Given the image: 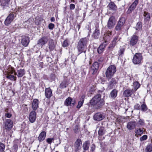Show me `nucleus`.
<instances>
[{
	"mask_svg": "<svg viewBox=\"0 0 152 152\" xmlns=\"http://www.w3.org/2000/svg\"><path fill=\"white\" fill-rule=\"evenodd\" d=\"M101 95L99 94L94 96L90 101V104L97 109L101 108L104 104V100L101 99Z\"/></svg>",
	"mask_w": 152,
	"mask_h": 152,
	"instance_id": "nucleus-1",
	"label": "nucleus"
},
{
	"mask_svg": "<svg viewBox=\"0 0 152 152\" xmlns=\"http://www.w3.org/2000/svg\"><path fill=\"white\" fill-rule=\"evenodd\" d=\"M116 72V68L115 66L111 65L107 68L106 72V77L107 79H110L113 76Z\"/></svg>",
	"mask_w": 152,
	"mask_h": 152,
	"instance_id": "nucleus-2",
	"label": "nucleus"
},
{
	"mask_svg": "<svg viewBox=\"0 0 152 152\" xmlns=\"http://www.w3.org/2000/svg\"><path fill=\"white\" fill-rule=\"evenodd\" d=\"M88 41L87 39L86 38H83L80 39L77 47L78 50L80 53L84 51Z\"/></svg>",
	"mask_w": 152,
	"mask_h": 152,
	"instance_id": "nucleus-3",
	"label": "nucleus"
},
{
	"mask_svg": "<svg viewBox=\"0 0 152 152\" xmlns=\"http://www.w3.org/2000/svg\"><path fill=\"white\" fill-rule=\"evenodd\" d=\"M142 58L141 53H136L133 56L132 59L133 62L135 64H140L142 61Z\"/></svg>",
	"mask_w": 152,
	"mask_h": 152,
	"instance_id": "nucleus-4",
	"label": "nucleus"
},
{
	"mask_svg": "<svg viewBox=\"0 0 152 152\" xmlns=\"http://www.w3.org/2000/svg\"><path fill=\"white\" fill-rule=\"evenodd\" d=\"M115 23V20L114 17L111 16L109 18L107 22V27L110 29L113 28Z\"/></svg>",
	"mask_w": 152,
	"mask_h": 152,
	"instance_id": "nucleus-5",
	"label": "nucleus"
},
{
	"mask_svg": "<svg viewBox=\"0 0 152 152\" xmlns=\"http://www.w3.org/2000/svg\"><path fill=\"white\" fill-rule=\"evenodd\" d=\"M99 67V63L97 62H95L91 67L90 70V72L93 75L95 74L97 72Z\"/></svg>",
	"mask_w": 152,
	"mask_h": 152,
	"instance_id": "nucleus-6",
	"label": "nucleus"
},
{
	"mask_svg": "<svg viewBox=\"0 0 152 152\" xmlns=\"http://www.w3.org/2000/svg\"><path fill=\"white\" fill-rule=\"evenodd\" d=\"M112 35L111 32L108 31L105 33L103 36V39L104 42H103L104 44H107V45L109 43Z\"/></svg>",
	"mask_w": 152,
	"mask_h": 152,
	"instance_id": "nucleus-7",
	"label": "nucleus"
},
{
	"mask_svg": "<svg viewBox=\"0 0 152 152\" xmlns=\"http://www.w3.org/2000/svg\"><path fill=\"white\" fill-rule=\"evenodd\" d=\"M15 17L13 13H10L7 18L4 21V23L6 26H8L13 21Z\"/></svg>",
	"mask_w": 152,
	"mask_h": 152,
	"instance_id": "nucleus-8",
	"label": "nucleus"
},
{
	"mask_svg": "<svg viewBox=\"0 0 152 152\" xmlns=\"http://www.w3.org/2000/svg\"><path fill=\"white\" fill-rule=\"evenodd\" d=\"M125 22V19L124 17L121 18L118 22V23L115 27V29L116 30H121V28L124 26Z\"/></svg>",
	"mask_w": 152,
	"mask_h": 152,
	"instance_id": "nucleus-9",
	"label": "nucleus"
},
{
	"mask_svg": "<svg viewBox=\"0 0 152 152\" xmlns=\"http://www.w3.org/2000/svg\"><path fill=\"white\" fill-rule=\"evenodd\" d=\"M48 40V37L44 36L38 41L37 44L41 45L42 47L47 43Z\"/></svg>",
	"mask_w": 152,
	"mask_h": 152,
	"instance_id": "nucleus-10",
	"label": "nucleus"
},
{
	"mask_svg": "<svg viewBox=\"0 0 152 152\" xmlns=\"http://www.w3.org/2000/svg\"><path fill=\"white\" fill-rule=\"evenodd\" d=\"M29 121L31 123L35 122L36 118V114L35 111H32L29 113L28 115Z\"/></svg>",
	"mask_w": 152,
	"mask_h": 152,
	"instance_id": "nucleus-11",
	"label": "nucleus"
},
{
	"mask_svg": "<svg viewBox=\"0 0 152 152\" xmlns=\"http://www.w3.org/2000/svg\"><path fill=\"white\" fill-rule=\"evenodd\" d=\"M106 131L104 127H102L100 128L98 132V134L99 135L98 138L100 140H102L104 139V137H102L105 133Z\"/></svg>",
	"mask_w": 152,
	"mask_h": 152,
	"instance_id": "nucleus-12",
	"label": "nucleus"
},
{
	"mask_svg": "<svg viewBox=\"0 0 152 152\" xmlns=\"http://www.w3.org/2000/svg\"><path fill=\"white\" fill-rule=\"evenodd\" d=\"M75 103V100L72 99L71 97H69L65 100L64 102V105L66 106H71V104H72L74 105Z\"/></svg>",
	"mask_w": 152,
	"mask_h": 152,
	"instance_id": "nucleus-13",
	"label": "nucleus"
},
{
	"mask_svg": "<svg viewBox=\"0 0 152 152\" xmlns=\"http://www.w3.org/2000/svg\"><path fill=\"white\" fill-rule=\"evenodd\" d=\"M56 42L53 39L50 40L48 43V45L50 51H52L55 49Z\"/></svg>",
	"mask_w": 152,
	"mask_h": 152,
	"instance_id": "nucleus-14",
	"label": "nucleus"
},
{
	"mask_svg": "<svg viewBox=\"0 0 152 152\" xmlns=\"http://www.w3.org/2000/svg\"><path fill=\"white\" fill-rule=\"evenodd\" d=\"M138 40V37L135 35L132 37L129 41V44L131 46H134L137 43Z\"/></svg>",
	"mask_w": 152,
	"mask_h": 152,
	"instance_id": "nucleus-15",
	"label": "nucleus"
},
{
	"mask_svg": "<svg viewBox=\"0 0 152 152\" xmlns=\"http://www.w3.org/2000/svg\"><path fill=\"white\" fill-rule=\"evenodd\" d=\"M13 122L10 119H7L5 123V129L8 130H10L12 127Z\"/></svg>",
	"mask_w": 152,
	"mask_h": 152,
	"instance_id": "nucleus-16",
	"label": "nucleus"
},
{
	"mask_svg": "<svg viewBox=\"0 0 152 152\" xmlns=\"http://www.w3.org/2000/svg\"><path fill=\"white\" fill-rule=\"evenodd\" d=\"M138 0H135L133 3L129 7L127 11V13L128 14L130 13L135 8L137 4H138Z\"/></svg>",
	"mask_w": 152,
	"mask_h": 152,
	"instance_id": "nucleus-17",
	"label": "nucleus"
},
{
	"mask_svg": "<svg viewBox=\"0 0 152 152\" xmlns=\"http://www.w3.org/2000/svg\"><path fill=\"white\" fill-rule=\"evenodd\" d=\"M104 118V116L100 113H96L93 116L94 120L99 121L102 120Z\"/></svg>",
	"mask_w": 152,
	"mask_h": 152,
	"instance_id": "nucleus-18",
	"label": "nucleus"
},
{
	"mask_svg": "<svg viewBox=\"0 0 152 152\" xmlns=\"http://www.w3.org/2000/svg\"><path fill=\"white\" fill-rule=\"evenodd\" d=\"M137 125L136 122L135 121H130L127 124V128L129 130L134 129Z\"/></svg>",
	"mask_w": 152,
	"mask_h": 152,
	"instance_id": "nucleus-19",
	"label": "nucleus"
},
{
	"mask_svg": "<svg viewBox=\"0 0 152 152\" xmlns=\"http://www.w3.org/2000/svg\"><path fill=\"white\" fill-rule=\"evenodd\" d=\"M82 145V142L80 139H78L76 140L75 144V150L77 151L80 149L81 148V145Z\"/></svg>",
	"mask_w": 152,
	"mask_h": 152,
	"instance_id": "nucleus-20",
	"label": "nucleus"
},
{
	"mask_svg": "<svg viewBox=\"0 0 152 152\" xmlns=\"http://www.w3.org/2000/svg\"><path fill=\"white\" fill-rule=\"evenodd\" d=\"M109 82L108 85V88L110 89L113 88L115 85L116 83V80L115 78H112V79H108Z\"/></svg>",
	"mask_w": 152,
	"mask_h": 152,
	"instance_id": "nucleus-21",
	"label": "nucleus"
},
{
	"mask_svg": "<svg viewBox=\"0 0 152 152\" xmlns=\"http://www.w3.org/2000/svg\"><path fill=\"white\" fill-rule=\"evenodd\" d=\"M29 38L28 36H23L22 37L21 40L22 45L25 46H27L29 43Z\"/></svg>",
	"mask_w": 152,
	"mask_h": 152,
	"instance_id": "nucleus-22",
	"label": "nucleus"
},
{
	"mask_svg": "<svg viewBox=\"0 0 152 152\" xmlns=\"http://www.w3.org/2000/svg\"><path fill=\"white\" fill-rule=\"evenodd\" d=\"M45 95L46 98L49 99L52 96V91L50 88H46L45 90Z\"/></svg>",
	"mask_w": 152,
	"mask_h": 152,
	"instance_id": "nucleus-23",
	"label": "nucleus"
},
{
	"mask_svg": "<svg viewBox=\"0 0 152 152\" xmlns=\"http://www.w3.org/2000/svg\"><path fill=\"white\" fill-rule=\"evenodd\" d=\"M117 37H115L112 41L111 43L110 44L108 47L109 49L111 50H113V49L114 48L115 46L116 45L117 42Z\"/></svg>",
	"mask_w": 152,
	"mask_h": 152,
	"instance_id": "nucleus-24",
	"label": "nucleus"
},
{
	"mask_svg": "<svg viewBox=\"0 0 152 152\" xmlns=\"http://www.w3.org/2000/svg\"><path fill=\"white\" fill-rule=\"evenodd\" d=\"M39 101L37 99H33L32 103V108L33 110V111L36 110L38 107Z\"/></svg>",
	"mask_w": 152,
	"mask_h": 152,
	"instance_id": "nucleus-25",
	"label": "nucleus"
},
{
	"mask_svg": "<svg viewBox=\"0 0 152 152\" xmlns=\"http://www.w3.org/2000/svg\"><path fill=\"white\" fill-rule=\"evenodd\" d=\"M134 92L133 89H128L125 90L123 93V95L126 97L130 96Z\"/></svg>",
	"mask_w": 152,
	"mask_h": 152,
	"instance_id": "nucleus-26",
	"label": "nucleus"
},
{
	"mask_svg": "<svg viewBox=\"0 0 152 152\" xmlns=\"http://www.w3.org/2000/svg\"><path fill=\"white\" fill-rule=\"evenodd\" d=\"M107 44L102 43L98 48L97 51L99 54L102 53L104 50Z\"/></svg>",
	"mask_w": 152,
	"mask_h": 152,
	"instance_id": "nucleus-27",
	"label": "nucleus"
},
{
	"mask_svg": "<svg viewBox=\"0 0 152 152\" xmlns=\"http://www.w3.org/2000/svg\"><path fill=\"white\" fill-rule=\"evenodd\" d=\"M25 71L24 69L18 70L17 72H14V75L18 77H21L25 74Z\"/></svg>",
	"mask_w": 152,
	"mask_h": 152,
	"instance_id": "nucleus-28",
	"label": "nucleus"
},
{
	"mask_svg": "<svg viewBox=\"0 0 152 152\" xmlns=\"http://www.w3.org/2000/svg\"><path fill=\"white\" fill-rule=\"evenodd\" d=\"M46 136V133L45 131L42 132L39 134L38 137V140L39 142H41L43 140Z\"/></svg>",
	"mask_w": 152,
	"mask_h": 152,
	"instance_id": "nucleus-29",
	"label": "nucleus"
},
{
	"mask_svg": "<svg viewBox=\"0 0 152 152\" xmlns=\"http://www.w3.org/2000/svg\"><path fill=\"white\" fill-rule=\"evenodd\" d=\"M125 51L124 47H120L119 50L118 51V55L120 57H122L123 56Z\"/></svg>",
	"mask_w": 152,
	"mask_h": 152,
	"instance_id": "nucleus-30",
	"label": "nucleus"
},
{
	"mask_svg": "<svg viewBox=\"0 0 152 152\" xmlns=\"http://www.w3.org/2000/svg\"><path fill=\"white\" fill-rule=\"evenodd\" d=\"M10 0H0V5L2 6H8Z\"/></svg>",
	"mask_w": 152,
	"mask_h": 152,
	"instance_id": "nucleus-31",
	"label": "nucleus"
},
{
	"mask_svg": "<svg viewBox=\"0 0 152 152\" xmlns=\"http://www.w3.org/2000/svg\"><path fill=\"white\" fill-rule=\"evenodd\" d=\"M144 18L145 21H149L150 19V14L146 12H144Z\"/></svg>",
	"mask_w": 152,
	"mask_h": 152,
	"instance_id": "nucleus-32",
	"label": "nucleus"
},
{
	"mask_svg": "<svg viewBox=\"0 0 152 152\" xmlns=\"http://www.w3.org/2000/svg\"><path fill=\"white\" fill-rule=\"evenodd\" d=\"M100 35V31L98 29H96L94 32L93 33V36L96 39H98Z\"/></svg>",
	"mask_w": 152,
	"mask_h": 152,
	"instance_id": "nucleus-33",
	"label": "nucleus"
},
{
	"mask_svg": "<svg viewBox=\"0 0 152 152\" xmlns=\"http://www.w3.org/2000/svg\"><path fill=\"white\" fill-rule=\"evenodd\" d=\"M118 91L115 89H114L110 92V95L112 98H115L117 96Z\"/></svg>",
	"mask_w": 152,
	"mask_h": 152,
	"instance_id": "nucleus-34",
	"label": "nucleus"
},
{
	"mask_svg": "<svg viewBox=\"0 0 152 152\" xmlns=\"http://www.w3.org/2000/svg\"><path fill=\"white\" fill-rule=\"evenodd\" d=\"M109 8L113 10H116L117 8L116 6L113 2H110L109 4Z\"/></svg>",
	"mask_w": 152,
	"mask_h": 152,
	"instance_id": "nucleus-35",
	"label": "nucleus"
},
{
	"mask_svg": "<svg viewBox=\"0 0 152 152\" xmlns=\"http://www.w3.org/2000/svg\"><path fill=\"white\" fill-rule=\"evenodd\" d=\"M89 142L88 141H86L83 144V150L85 151L87 150L89 147Z\"/></svg>",
	"mask_w": 152,
	"mask_h": 152,
	"instance_id": "nucleus-36",
	"label": "nucleus"
},
{
	"mask_svg": "<svg viewBox=\"0 0 152 152\" xmlns=\"http://www.w3.org/2000/svg\"><path fill=\"white\" fill-rule=\"evenodd\" d=\"M143 128L142 129H141V128H139L136 129L135 130V133L136 134L135 135H141L143 133Z\"/></svg>",
	"mask_w": 152,
	"mask_h": 152,
	"instance_id": "nucleus-37",
	"label": "nucleus"
},
{
	"mask_svg": "<svg viewBox=\"0 0 152 152\" xmlns=\"http://www.w3.org/2000/svg\"><path fill=\"white\" fill-rule=\"evenodd\" d=\"M68 85L67 82L66 80L63 81L60 84V86L61 88H65Z\"/></svg>",
	"mask_w": 152,
	"mask_h": 152,
	"instance_id": "nucleus-38",
	"label": "nucleus"
},
{
	"mask_svg": "<svg viewBox=\"0 0 152 152\" xmlns=\"http://www.w3.org/2000/svg\"><path fill=\"white\" fill-rule=\"evenodd\" d=\"M134 89H133L134 91V92L139 88L140 87V84L139 83L137 82H135L133 83Z\"/></svg>",
	"mask_w": 152,
	"mask_h": 152,
	"instance_id": "nucleus-39",
	"label": "nucleus"
},
{
	"mask_svg": "<svg viewBox=\"0 0 152 152\" xmlns=\"http://www.w3.org/2000/svg\"><path fill=\"white\" fill-rule=\"evenodd\" d=\"M140 109L143 112H145L147 110L148 108L145 103H143L141 105Z\"/></svg>",
	"mask_w": 152,
	"mask_h": 152,
	"instance_id": "nucleus-40",
	"label": "nucleus"
},
{
	"mask_svg": "<svg viewBox=\"0 0 152 152\" xmlns=\"http://www.w3.org/2000/svg\"><path fill=\"white\" fill-rule=\"evenodd\" d=\"M137 124V126L138 127L142 126L144 124V121L143 119H140Z\"/></svg>",
	"mask_w": 152,
	"mask_h": 152,
	"instance_id": "nucleus-41",
	"label": "nucleus"
},
{
	"mask_svg": "<svg viewBox=\"0 0 152 152\" xmlns=\"http://www.w3.org/2000/svg\"><path fill=\"white\" fill-rule=\"evenodd\" d=\"M142 27V23L139 22L137 23L136 26V29L137 30H140Z\"/></svg>",
	"mask_w": 152,
	"mask_h": 152,
	"instance_id": "nucleus-42",
	"label": "nucleus"
},
{
	"mask_svg": "<svg viewBox=\"0 0 152 152\" xmlns=\"http://www.w3.org/2000/svg\"><path fill=\"white\" fill-rule=\"evenodd\" d=\"M84 100L83 99H80V100L78 102L77 108L79 109L83 105Z\"/></svg>",
	"mask_w": 152,
	"mask_h": 152,
	"instance_id": "nucleus-43",
	"label": "nucleus"
},
{
	"mask_svg": "<svg viewBox=\"0 0 152 152\" xmlns=\"http://www.w3.org/2000/svg\"><path fill=\"white\" fill-rule=\"evenodd\" d=\"M145 151L147 152H151L152 151V145H148L146 147Z\"/></svg>",
	"mask_w": 152,
	"mask_h": 152,
	"instance_id": "nucleus-44",
	"label": "nucleus"
},
{
	"mask_svg": "<svg viewBox=\"0 0 152 152\" xmlns=\"http://www.w3.org/2000/svg\"><path fill=\"white\" fill-rule=\"evenodd\" d=\"M6 77L7 78H8V79H9L12 80H16V77H15L13 75H9L8 74Z\"/></svg>",
	"mask_w": 152,
	"mask_h": 152,
	"instance_id": "nucleus-45",
	"label": "nucleus"
},
{
	"mask_svg": "<svg viewBox=\"0 0 152 152\" xmlns=\"http://www.w3.org/2000/svg\"><path fill=\"white\" fill-rule=\"evenodd\" d=\"M5 145L3 143L0 142V152H4Z\"/></svg>",
	"mask_w": 152,
	"mask_h": 152,
	"instance_id": "nucleus-46",
	"label": "nucleus"
},
{
	"mask_svg": "<svg viewBox=\"0 0 152 152\" xmlns=\"http://www.w3.org/2000/svg\"><path fill=\"white\" fill-rule=\"evenodd\" d=\"M74 132L75 133H77L79 132V126L78 125H76L73 129Z\"/></svg>",
	"mask_w": 152,
	"mask_h": 152,
	"instance_id": "nucleus-47",
	"label": "nucleus"
},
{
	"mask_svg": "<svg viewBox=\"0 0 152 152\" xmlns=\"http://www.w3.org/2000/svg\"><path fill=\"white\" fill-rule=\"evenodd\" d=\"M147 136L146 135H143L140 138V140L141 141H143L146 140L147 138Z\"/></svg>",
	"mask_w": 152,
	"mask_h": 152,
	"instance_id": "nucleus-48",
	"label": "nucleus"
},
{
	"mask_svg": "<svg viewBox=\"0 0 152 152\" xmlns=\"http://www.w3.org/2000/svg\"><path fill=\"white\" fill-rule=\"evenodd\" d=\"M69 45L68 42L67 40H65L62 44L63 47H66L67 46Z\"/></svg>",
	"mask_w": 152,
	"mask_h": 152,
	"instance_id": "nucleus-49",
	"label": "nucleus"
},
{
	"mask_svg": "<svg viewBox=\"0 0 152 152\" xmlns=\"http://www.w3.org/2000/svg\"><path fill=\"white\" fill-rule=\"evenodd\" d=\"M53 140V138H48L47 139L46 141L49 144H50Z\"/></svg>",
	"mask_w": 152,
	"mask_h": 152,
	"instance_id": "nucleus-50",
	"label": "nucleus"
},
{
	"mask_svg": "<svg viewBox=\"0 0 152 152\" xmlns=\"http://www.w3.org/2000/svg\"><path fill=\"white\" fill-rule=\"evenodd\" d=\"M140 105L138 104H136L134 107V108L135 110H139L140 109Z\"/></svg>",
	"mask_w": 152,
	"mask_h": 152,
	"instance_id": "nucleus-51",
	"label": "nucleus"
},
{
	"mask_svg": "<svg viewBox=\"0 0 152 152\" xmlns=\"http://www.w3.org/2000/svg\"><path fill=\"white\" fill-rule=\"evenodd\" d=\"M54 24L52 23H50L48 25V28H49L50 29L52 30L53 29L54 27Z\"/></svg>",
	"mask_w": 152,
	"mask_h": 152,
	"instance_id": "nucleus-52",
	"label": "nucleus"
},
{
	"mask_svg": "<svg viewBox=\"0 0 152 152\" xmlns=\"http://www.w3.org/2000/svg\"><path fill=\"white\" fill-rule=\"evenodd\" d=\"M104 58L103 57H99V58L98 59V61L99 62V63L100 64V63L102 62L104 60Z\"/></svg>",
	"mask_w": 152,
	"mask_h": 152,
	"instance_id": "nucleus-53",
	"label": "nucleus"
},
{
	"mask_svg": "<svg viewBox=\"0 0 152 152\" xmlns=\"http://www.w3.org/2000/svg\"><path fill=\"white\" fill-rule=\"evenodd\" d=\"M75 6L74 4H71L70 5V8L71 10H73L75 8Z\"/></svg>",
	"mask_w": 152,
	"mask_h": 152,
	"instance_id": "nucleus-54",
	"label": "nucleus"
},
{
	"mask_svg": "<svg viewBox=\"0 0 152 152\" xmlns=\"http://www.w3.org/2000/svg\"><path fill=\"white\" fill-rule=\"evenodd\" d=\"M13 147L14 149V151H16L17 150L18 146L17 144H15L13 145Z\"/></svg>",
	"mask_w": 152,
	"mask_h": 152,
	"instance_id": "nucleus-55",
	"label": "nucleus"
},
{
	"mask_svg": "<svg viewBox=\"0 0 152 152\" xmlns=\"http://www.w3.org/2000/svg\"><path fill=\"white\" fill-rule=\"evenodd\" d=\"M5 116L8 118H10L12 116V115L10 113H7L5 114Z\"/></svg>",
	"mask_w": 152,
	"mask_h": 152,
	"instance_id": "nucleus-56",
	"label": "nucleus"
},
{
	"mask_svg": "<svg viewBox=\"0 0 152 152\" xmlns=\"http://www.w3.org/2000/svg\"><path fill=\"white\" fill-rule=\"evenodd\" d=\"M95 146L94 144H92L91 147V150L92 151H93L95 150Z\"/></svg>",
	"mask_w": 152,
	"mask_h": 152,
	"instance_id": "nucleus-57",
	"label": "nucleus"
},
{
	"mask_svg": "<svg viewBox=\"0 0 152 152\" xmlns=\"http://www.w3.org/2000/svg\"><path fill=\"white\" fill-rule=\"evenodd\" d=\"M50 20L51 22H54L55 20V19L54 17H52L50 19Z\"/></svg>",
	"mask_w": 152,
	"mask_h": 152,
	"instance_id": "nucleus-58",
	"label": "nucleus"
},
{
	"mask_svg": "<svg viewBox=\"0 0 152 152\" xmlns=\"http://www.w3.org/2000/svg\"><path fill=\"white\" fill-rule=\"evenodd\" d=\"M76 27L77 28H78V30H79L80 28V25L78 24L77 25V26Z\"/></svg>",
	"mask_w": 152,
	"mask_h": 152,
	"instance_id": "nucleus-59",
	"label": "nucleus"
},
{
	"mask_svg": "<svg viewBox=\"0 0 152 152\" xmlns=\"http://www.w3.org/2000/svg\"><path fill=\"white\" fill-rule=\"evenodd\" d=\"M85 97V95H83L81 96V99H84Z\"/></svg>",
	"mask_w": 152,
	"mask_h": 152,
	"instance_id": "nucleus-60",
	"label": "nucleus"
},
{
	"mask_svg": "<svg viewBox=\"0 0 152 152\" xmlns=\"http://www.w3.org/2000/svg\"><path fill=\"white\" fill-rule=\"evenodd\" d=\"M10 73H11V74H12L13 73V71H12L11 72H10Z\"/></svg>",
	"mask_w": 152,
	"mask_h": 152,
	"instance_id": "nucleus-61",
	"label": "nucleus"
},
{
	"mask_svg": "<svg viewBox=\"0 0 152 152\" xmlns=\"http://www.w3.org/2000/svg\"><path fill=\"white\" fill-rule=\"evenodd\" d=\"M41 67L42 68H43V65H41Z\"/></svg>",
	"mask_w": 152,
	"mask_h": 152,
	"instance_id": "nucleus-62",
	"label": "nucleus"
},
{
	"mask_svg": "<svg viewBox=\"0 0 152 152\" xmlns=\"http://www.w3.org/2000/svg\"><path fill=\"white\" fill-rule=\"evenodd\" d=\"M46 51L47 52H48V50H46Z\"/></svg>",
	"mask_w": 152,
	"mask_h": 152,
	"instance_id": "nucleus-63",
	"label": "nucleus"
},
{
	"mask_svg": "<svg viewBox=\"0 0 152 152\" xmlns=\"http://www.w3.org/2000/svg\"><path fill=\"white\" fill-rule=\"evenodd\" d=\"M56 152H58V151H56Z\"/></svg>",
	"mask_w": 152,
	"mask_h": 152,
	"instance_id": "nucleus-64",
	"label": "nucleus"
}]
</instances>
